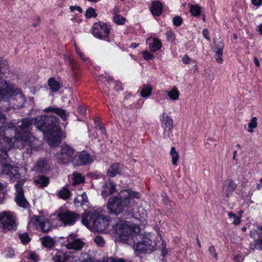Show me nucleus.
Listing matches in <instances>:
<instances>
[{"label":"nucleus","instance_id":"obj_1","mask_svg":"<svg viewBox=\"0 0 262 262\" xmlns=\"http://www.w3.org/2000/svg\"><path fill=\"white\" fill-rule=\"evenodd\" d=\"M43 112L47 115L37 117L34 120L35 125L38 129L46 134L47 142L50 146H57L61 142V130L58 127L59 119L53 114L66 121L69 113L61 108L52 106L44 109Z\"/></svg>","mask_w":262,"mask_h":262},{"label":"nucleus","instance_id":"obj_2","mask_svg":"<svg viewBox=\"0 0 262 262\" xmlns=\"http://www.w3.org/2000/svg\"><path fill=\"white\" fill-rule=\"evenodd\" d=\"M33 121V119L26 118L16 123H7L4 126L6 141L9 142L10 145H13L19 148L26 145L29 146L30 148L34 147L33 143L36 139L31 134Z\"/></svg>","mask_w":262,"mask_h":262},{"label":"nucleus","instance_id":"obj_3","mask_svg":"<svg viewBox=\"0 0 262 262\" xmlns=\"http://www.w3.org/2000/svg\"><path fill=\"white\" fill-rule=\"evenodd\" d=\"M140 198V193L129 189L121 191L118 197L110 198L107 203V207L110 213L118 214L121 213L125 207H132L135 204L134 199Z\"/></svg>","mask_w":262,"mask_h":262},{"label":"nucleus","instance_id":"obj_4","mask_svg":"<svg viewBox=\"0 0 262 262\" xmlns=\"http://www.w3.org/2000/svg\"><path fill=\"white\" fill-rule=\"evenodd\" d=\"M109 217L95 212L83 216L82 223L88 228L103 232L106 230L109 225Z\"/></svg>","mask_w":262,"mask_h":262},{"label":"nucleus","instance_id":"obj_5","mask_svg":"<svg viewBox=\"0 0 262 262\" xmlns=\"http://www.w3.org/2000/svg\"><path fill=\"white\" fill-rule=\"evenodd\" d=\"M114 231L122 240L128 241L133 231V227L126 221L121 220L114 227Z\"/></svg>","mask_w":262,"mask_h":262},{"label":"nucleus","instance_id":"obj_6","mask_svg":"<svg viewBox=\"0 0 262 262\" xmlns=\"http://www.w3.org/2000/svg\"><path fill=\"white\" fill-rule=\"evenodd\" d=\"M75 153L76 151L68 145H61L60 150L57 154L58 162L63 164H67L70 162L72 163Z\"/></svg>","mask_w":262,"mask_h":262},{"label":"nucleus","instance_id":"obj_7","mask_svg":"<svg viewBox=\"0 0 262 262\" xmlns=\"http://www.w3.org/2000/svg\"><path fill=\"white\" fill-rule=\"evenodd\" d=\"M57 218L62 222L64 225H73L76 220L79 219L78 214L70 210L59 209L55 212Z\"/></svg>","mask_w":262,"mask_h":262},{"label":"nucleus","instance_id":"obj_8","mask_svg":"<svg viewBox=\"0 0 262 262\" xmlns=\"http://www.w3.org/2000/svg\"><path fill=\"white\" fill-rule=\"evenodd\" d=\"M92 32L95 37L103 39L109 36L110 29L106 24L97 22L94 23L92 29Z\"/></svg>","mask_w":262,"mask_h":262},{"label":"nucleus","instance_id":"obj_9","mask_svg":"<svg viewBox=\"0 0 262 262\" xmlns=\"http://www.w3.org/2000/svg\"><path fill=\"white\" fill-rule=\"evenodd\" d=\"M0 224L5 230H11L15 227V217L10 212L0 213Z\"/></svg>","mask_w":262,"mask_h":262},{"label":"nucleus","instance_id":"obj_10","mask_svg":"<svg viewBox=\"0 0 262 262\" xmlns=\"http://www.w3.org/2000/svg\"><path fill=\"white\" fill-rule=\"evenodd\" d=\"M135 249L139 251L150 252L156 249V243L148 236H144L141 241L138 242L134 246Z\"/></svg>","mask_w":262,"mask_h":262},{"label":"nucleus","instance_id":"obj_11","mask_svg":"<svg viewBox=\"0 0 262 262\" xmlns=\"http://www.w3.org/2000/svg\"><path fill=\"white\" fill-rule=\"evenodd\" d=\"M93 161V157L88 152L82 151L75 153L72 164L74 166H82L90 164Z\"/></svg>","mask_w":262,"mask_h":262},{"label":"nucleus","instance_id":"obj_12","mask_svg":"<svg viewBox=\"0 0 262 262\" xmlns=\"http://www.w3.org/2000/svg\"><path fill=\"white\" fill-rule=\"evenodd\" d=\"M30 223L38 226L43 232H48L51 228L50 222L42 216H34L30 221Z\"/></svg>","mask_w":262,"mask_h":262},{"label":"nucleus","instance_id":"obj_13","mask_svg":"<svg viewBox=\"0 0 262 262\" xmlns=\"http://www.w3.org/2000/svg\"><path fill=\"white\" fill-rule=\"evenodd\" d=\"M4 73L0 70V100L9 97L13 93V89L8 83L3 79Z\"/></svg>","mask_w":262,"mask_h":262},{"label":"nucleus","instance_id":"obj_14","mask_svg":"<svg viewBox=\"0 0 262 262\" xmlns=\"http://www.w3.org/2000/svg\"><path fill=\"white\" fill-rule=\"evenodd\" d=\"M84 243L80 239L75 238L74 234L70 235L67 238V244L66 247L69 250L76 251L80 250L84 246Z\"/></svg>","mask_w":262,"mask_h":262},{"label":"nucleus","instance_id":"obj_15","mask_svg":"<svg viewBox=\"0 0 262 262\" xmlns=\"http://www.w3.org/2000/svg\"><path fill=\"white\" fill-rule=\"evenodd\" d=\"M236 184L232 179H227L224 183L223 192L227 197H229L235 190Z\"/></svg>","mask_w":262,"mask_h":262},{"label":"nucleus","instance_id":"obj_16","mask_svg":"<svg viewBox=\"0 0 262 262\" xmlns=\"http://www.w3.org/2000/svg\"><path fill=\"white\" fill-rule=\"evenodd\" d=\"M224 45L221 41L215 42L214 51L215 52V58L219 63L223 62L222 55Z\"/></svg>","mask_w":262,"mask_h":262},{"label":"nucleus","instance_id":"obj_17","mask_svg":"<svg viewBox=\"0 0 262 262\" xmlns=\"http://www.w3.org/2000/svg\"><path fill=\"white\" fill-rule=\"evenodd\" d=\"M160 121L163 123L165 130L168 129L170 131L173 128V120L171 117L168 116L167 114L163 113L160 117Z\"/></svg>","mask_w":262,"mask_h":262},{"label":"nucleus","instance_id":"obj_18","mask_svg":"<svg viewBox=\"0 0 262 262\" xmlns=\"http://www.w3.org/2000/svg\"><path fill=\"white\" fill-rule=\"evenodd\" d=\"M15 200L17 204L24 208H27L29 206L28 202L24 196V192H16Z\"/></svg>","mask_w":262,"mask_h":262},{"label":"nucleus","instance_id":"obj_19","mask_svg":"<svg viewBox=\"0 0 262 262\" xmlns=\"http://www.w3.org/2000/svg\"><path fill=\"white\" fill-rule=\"evenodd\" d=\"M150 10L154 16H159L163 11L162 3L160 1L153 2L151 3Z\"/></svg>","mask_w":262,"mask_h":262},{"label":"nucleus","instance_id":"obj_20","mask_svg":"<svg viewBox=\"0 0 262 262\" xmlns=\"http://www.w3.org/2000/svg\"><path fill=\"white\" fill-rule=\"evenodd\" d=\"M103 188L104 189L102 191L101 195L104 198L107 197L109 195L116 191V186L112 182H110L108 184H105L103 186Z\"/></svg>","mask_w":262,"mask_h":262},{"label":"nucleus","instance_id":"obj_21","mask_svg":"<svg viewBox=\"0 0 262 262\" xmlns=\"http://www.w3.org/2000/svg\"><path fill=\"white\" fill-rule=\"evenodd\" d=\"M17 171V167H13L10 165H6L3 169L2 175H7L11 179L16 174Z\"/></svg>","mask_w":262,"mask_h":262},{"label":"nucleus","instance_id":"obj_22","mask_svg":"<svg viewBox=\"0 0 262 262\" xmlns=\"http://www.w3.org/2000/svg\"><path fill=\"white\" fill-rule=\"evenodd\" d=\"M121 171V167L119 163H114L111 165L107 171V175L110 177H114Z\"/></svg>","mask_w":262,"mask_h":262},{"label":"nucleus","instance_id":"obj_23","mask_svg":"<svg viewBox=\"0 0 262 262\" xmlns=\"http://www.w3.org/2000/svg\"><path fill=\"white\" fill-rule=\"evenodd\" d=\"M48 85L53 92H56L61 88L60 84L53 77L49 79Z\"/></svg>","mask_w":262,"mask_h":262},{"label":"nucleus","instance_id":"obj_24","mask_svg":"<svg viewBox=\"0 0 262 262\" xmlns=\"http://www.w3.org/2000/svg\"><path fill=\"white\" fill-rule=\"evenodd\" d=\"M34 183L39 187L43 188L47 186L49 183V179L45 176H40L34 180Z\"/></svg>","mask_w":262,"mask_h":262},{"label":"nucleus","instance_id":"obj_25","mask_svg":"<svg viewBox=\"0 0 262 262\" xmlns=\"http://www.w3.org/2000/svg\"><path fill=\"white\" fill-rule=\"evenodd\" d=\"M36 169L44 172L46 170L48 169L49 166L47 161L44 159H40L38 160L36 164Z\"/></svg>","mask_w":262,"mask_h":262},{"label":"nucleus","instance_id":"obj_26","mask_svg":"<svg viewBox=\"0 0 262 262\" xmlns=\"http://www.w3.org/2000/svg\"><path fill=\"white\" fill-rule=\"evenodd\" d=\"M42 244L46 247L51 248L54 245L55 242L54 239L48 236L41 238Z\"/></svg>","mask_w":262,"mask_h":262},{"label":"nucleus","instance_id":"obj_27","mask_svg":"<svg viewBox=\"0 0 262 262\" xmlns=\"http://www.w3.org/2000/svg\"><path fill=\"white\" fill-rule=\"evenodd\" d=\"M68 259V256L65 253L59 252L54 257L53 260L54 262H66Z\"/></svg>","mask_w":262,"mask_h":262},{"label":"nucleus","instance_id":"obj_28","mask_svg":"<svg viewBox=\"0 0 262 262\" xmlns=\"http://www.w3.org/2000/svg\"><path fill=\"white\" fill-rule=\"evenodd\" d=\"M162 46L160 40L157 38H154L153 42L149 44V48L151 52H155L159 50Z\"/></svg>","mask_w":262,"mask_h":262},{"label":"nucleus","instance_id":"obj_29","mask_svg":"<svg viewBox=\"0 0 262 262\" xmlns=\"http://www.w3.org/2000/svg\"><path fill=\"white\" fill-rule=\"evenodd\" d=\"M251 249H258L262 250V236H258V239H255L250 244Z\"/></svg>","mask_w":262,"mask_h":262},{"label":"nucleus","instance_id":"obj_30","mask_svg":"<svg viewBox=\"0 0 262 262\" xmlns=\"http://www.w3.org/2000/svg\"><path fill=\"white\" fill-rule=\"evenodd\" d=\"M152 90V88L150 85L146 84L143 85L140 92L141 96L144 98L149 97L151 93Z\"/></svg>","mask_w":262,"mask_h":262},{"label":"nucleus","instance_id":"obj_31","mask_svg":"<svg viewBox=\"0 0 262 262\" xmlns=\"http://www.w3.org/2000/svg\"><path fill=\"white\" fill-rule=\"evenodd\" d=\"M71 194L70 191L66 187H63L58 193V196L63 200L68 199Z\"/></svg>","mask_w":262,"mask_h":262},{"label":"nucleus","instance_id":"obj_32","mask_svg":"<svg viewBox=\"0 0 262 262\" xmlns=\"http://www.w3.org/2000/svg\"><path fill=\"white\" fill-rule=\"evenodd\" d=\"M73 181L74 185L79 184L83 183L84 181V177L81 174L74 172L73 173Z\"/></svg>","mask_w":262,"mask_h":262},{"label":"nucleus","instance_id":"obj_33","mask_svg":"<svg viewBox=\"0 0 262 262\" xmlns=\"http://www.w3.org/2000/svg\"><path fill=\"white\" fill-rule=\"evenodd\" d=\"M170 154L172 157V161H171L172 164L173 165H177L178 161L179 159V156L178 153L176 151L174 147H172L171 148Z\"/></svg>","mask_w":262,"mask_h":262},{"label":"nucleus","instance_id":"obj_34","mask_svg":"<svg viewBox=\"0 0 262 262\" xmlns=\"http://www.w3.org/2000/svg\"><path fill=\"white\" fill-rule=\"evenodd\" d=\"M168 95L170 99L173 100H177L179 97V92L176 87H174L172 89L168 92Z\"/></svg>","mask_w":262,"mask_h":262},{"label":"nucleus","instance_id":"obj_35","mask_svg":"<svg viewBox=\"0 0 262 262\" xmlns=\"http://www.w3.org/2000/svg\"><path fill=\"white\" fill-rule=\"evenodd\" d=\"M2 176H0V178ZM7 183L5 182H2L0 180V203H2L5 198V194L3 192L4 189L6 187Z\"/></svg>","mask_w":262,"mask_h":262},{"label":"nucleus","instance_id":"obj_36","mask_svg":"<svg viewBox=\"0 0 262 262\" xmlns=\"http://www.w3.org/2000/svg\"><path fill=\"white\" fill-rule=\"evenodd\" d=\"M257 126V118L253 117L248 124L249 130L248 131L252 133L253 132V129L256 128Z\"/></svg>","mask_w":262,"mask_h":262},{"label":"nucleus","instance_id":"obj_37","mask_svg":"<svg viewBox=\"0 0 262 262\" xmlns=\"http://www.w3.org/2000/svg\"><path fill=\"white\" fill-rule=\"evenodd\" d=\"M201 7L198 5L192 6L190 8V12L191 14L195 16H199L201 13Z\"/></svg>","mask_w":262,"mask_h":262},{"label":"nucleus","instance_id":"obj_38","mask_svg":"<svg viewBox=\"0 0 262 262\" xmlns=\"http://www.w3.org/2000/svg\"><path fill=\"white\" fill-rule=\"evenodd\" d=\"M113 19L114 22L119 25H123L125 21V18L120 15H115Z\"/></svg>","mask_w":262,"mask_h":262},{"label":"nucleus","instance_id":"obj_39","mask_svg":"<svg viewBox=\"0 0 262 262\" xmlns=\"http://www.w3.org/2000/svg\"><path fill=\"white\" fill-rule=\"evenodd\" d=\"M19 238L24 244H26L30 241V238L26 232L20 234L19 235Z\"/></svg>","mask_w":262,"mask_h":262},{"label":"nucleus","instance_id":"obj_40","mask_svg":"<svg viewBox=\"0 0 262 262\" xmlns=\"http://www.w3.org/2000/svg\"><path fill=\"white\" fill-rule=\"evenodd\" d=\"M228 215L230 218L233 219L232 223L234 225H238L240 224V223H241L240 217L236 216V215L235 214H234L233 213H232L231 212H229L228 213Z\"/></svg>","mask_w":262,"mask_h":262},{"label":"nucleus","instance_id":"obj_41","mask_svg":"<svg viewBox=\"0 0 262 262\" xmlns=\"http://www.w3.org/2000/svg\"><path fill=\"white\" fill-rule=\"evenodd\" d=\"M85 16L86 18H90L92 17H95L97 16V14L96 13L95 10L90 7L86 10Z\"/></svg>","mask_w":262,"mask_h":262},{"label":"nucleus","instance_id":"obj_42","mask_svg":"<svg viewBox=\"0 0 262 262\" xmlns=\"http://www.w3.org/2000/svg\"><path fill=\"white\" fill-rule=\"evenodd\" d=\"M25 182V180L24 179L20 180L17 182V183L15 184V187L16 188V192H24L23 189V185Z\"/></svg>","mask_w":262,"mask_h":262},{"label":"nucleus","instance_id":"obj_43","mask_svg":"<svg viewBox=\"0 0 262 262\" xmlns=\"http://www.w3.org/2000/svg\"><path fill=\"white\" fill-rule=\"evenodd\" d=\"M25 182V180L24 179L20 180L17 182V183L15 184V187L16 188V192H24L23 189V185Z\"/></svg>","mask_w":262,"mask_h":262},{"label":"nucleus","instance_id":"obj_44","mask_svg":"<svg viewBox=\"0 0 262 262\" xmlns=\"http://www.w3.org/2000/svg\"><path fill=\"white\" fill-rule=\"evenodd\" d=\"M94 241L100 247L103 246L105 243V241L101 236H96L94 238Z\"/></svg>","mask_w":262,"mask_h":262},{"label":"nucleus","instance_id":"obj_45","mask_svg":"<svg viewBox=\"0 0 262 262\" xmlns=\"http://www.w3.org/2000/svg\"><path fill=\"white\" fill-rule=\"evenodd\" d=\"M0 159H6L8 157V149L5 147H2L0 149Z\"/></svg>","mask_w":262,"mask_h":262},{"label":"nucleus","instance_id":"obj_46","mask_svg":"<svg viewBox=\"0 0 262 262\" xmlns=\"http://www.w3.org/2000/svg\"><path fill=\"white\" fill-rule=\"evenodd\" d=\"M182 18L179 16H176L173 18L172 21L174 26H180L182 23Z\"/></svg>","mask_w":262,"mask_h":262},{"label":"nucleus","instance_id":"obj_47","mask_svg":"<svg viewBox=\"0 0 262 262\" xmlns=\"http://www.w3.org/2000/svg\"><path fill=\"white\" fill-rule=\"evenodd\" d=\"M255 232L258 236H262V225L260 227H257V229L255 232L251 231L250 232V235L251 237L255 238Z\"/></svg>","mask_w":262,"mask_h":262},{"label":"nucleus","instance_id":"obj_48","mask_svg":"<svg viewBox=\"0 0 262 262\" xmlns=\"http://www.w3.org/2000/svg\"><path fill=\"white\" fill-rule=\"evenodd\" d=\"M166 38L169 41H172L175 38V34L171 30H169L166 32Z\"/></svg>","mask_w":262,"mask_h":262},{"label":"nucleus","instance_id":"obj_49","mask_svg":"<svg viewBox=\"0 0 262 262\" xmlns=\"http://www.w3.org/2000/svg\"><path fill=\"white\" fill-rule=\"evenodd\" d=\"M209 252L213 256V257L217 259V253H216V251L214 246H210L208 249Z\"/></svg>","mask_w":262,"mask_h":262},{"label":"nucleus","instance_id":"obj_50","mask_svg":"<svg viewBox=\"0 0 262 262\" xmlns=\"http://www.w3.org/2000/svg\"><path fill=\"white\" fill-rule=\"evenodd\" d=\"M143 56L145 59L147 60H151L154 58V56L152 54L146 51L143 52Z\"/></svg>","mask_w":262,"mask_h":262},{"label":"nucleus","instance_id":"obj_51","mask_svg":"<svg viewBox=\"0 0 262 262\" xmlns=\"http://www.w3.org/2000/svg\"><path fill=\"white\" fill-rule=\"evenodd\" d=\"M76 51L78 55L81 58V59L83 61H85L88 60V58L86 57L84 54L82 52H81L79 49H78L77 47H76Z\"/></svg>","mask_w":262,"mask_h":262},{"label":"nucleus","instance_id":"obj_52","mask_svg":"<svg viewBox=\"0 0 262 262\" xmlns=\"http://www.w3.org/2000/svg\"><path fill=\"white\" fill-rule=\"evenodd\" d=\"M95 122H98V124H97V126L99 128V129H100V130L101 131L102 133L104 135H106V131H105V129L104 128V127H103L101 123L100 122H99V121H98V118H96L95 119Z\"/></svg>","mask_w":262,"mask_h":262},{"label":"nucleus","instance_id":"obj_53","mask_svg":"<svg viewBox=\"0 0 262 262\" xmlns=\"http://www.w3.org/2000/svg\"><path fill=\"white\" fill-rule=\"evenodd\" d=\"M107 262H125V261L122 258L110 257L108 259Z\"/></svg>","mask_w":262,"mask_h":262},{"label":"nucleus","instance_id":"obj_54","mask_svg":"<svg viewBox=\"0 0 262 262\" xmlns=\"http://www.w3.org/2000/svg\"><path fill=\"white\" fill-rule=\"evenodd\" d=\"M191 59L187 55H185L182 58V61L183 63L189 64L190 63Z\"/></svg>","mask_w":262,"mask_h":262},{"label":"nucleus","instance_id":"obj_55","mask_svg":"<svg viewBox=\"0 0 262 262\" xmlns=\"http://www.w3.org/2000/svg\"><path fill=\"white\" fill-rule=\"evenodd\" d=\"M203 35L204 37L207 39L208 40H210L209 35V31L207 29H205L203 30Z\"/></svg>","mask_w":262,"mask_h":262},{"label":"nucleus","instance_id":"obj_56","mask_svg":"<svg viewBox=\"0 0 262 262\" xmlns=\"http://www.w3.org/2000/svg\"><path fill=\"white\" fill-rule=\"evenodd\" d=\"M70 9L71 11H74V10H77L78 11H79L80 13H82V8L79 7V6H71L70 7Z\"/></svg>","mask_w":262,"mask_h":262},{"label":"nucleus","instance_id":"obj_57","mask_svg":"<svg viewBox=\"0 0 262 262\" xmlns=\"http://www.w3.org/2000/svg\"><path fill=\"white\" fill-rule=\"evenodd\" d=\"M30 259L36 262L38 260V256L35 253H31L30 255Z\"/></svg>","mask_w":262,"mask_h":262},{"label":"nucleus","instance_id":"obj_58","mask_svg":"<svg viewBox=\"0 0 262 262\" xmlns=\"http://www.w3.org/2000/svg\"><path fill=\"white\" fill-rule=\"evenodd\" d=\"M252 3L253 5L259 6L262 4V0H251Z\"/></svg>","mask_w":262,"mask_h":262},{"label":"nucleus","instance_id":"obj_59","mask_svg":"<svg viewBox=\"0 0 262 262\" xmlns=\"http://www.w3.org/2000/svg\"><path fill=\"white\" fill-rule=\"evenodd\" d=\"M81 197L82 198V204H84V203H87L88 202L87 195H86V194L85 192H83L82 194Z\"/></svg>","mask_w":262,"mask_h":262},{"label":"nucleus","instance_id":"obj_60","mask_svg":"<svg viewBox=\"0 0 262 262\" xmlns=\"http://www.w3.org/2000/svg\"><path fill=\"white\" fill-rule=\"evenodd\" d=\"M78 111L81 115H84L85 114V112H86V110L83 107H82L81 106H79L78 107Z\"/></svg>","mask_w":262,"mask_h":262},{"label":"nucleus","instance_id":"obj_61","mask_svg":"<svg viewBox=\"0 0 262 262\" xmlns=\"http://www.w3.org/2000/svg\"><path fill=\"white\" fill-rule=\"evenodd\" d=\"M5 115L0 112V123L4 122L5 121Z\"/></svg>","mask_w":262,"mask_h":262},{"label":"nucleus","instance_id":"obj_62","mask_svg":"<svg viewBox=\"0 0 262 262\" xmlns=\"http://www.w3.org/2000/svg\"><path fill=\"white\" fill-rule=\"evenodd\" d=\"M70 63H71V64L72 67V68H76V66H77V64H76V63L75 62V61L73 59H71L70 60Z\"/></svg>","mask_w":262,"mask_h":262},{"label":"nucleus","instance_id":"obj_63","mask_svg":"<svg viewBox=\"0 0 262 262\" xmlns=\"http://www.w3.org/2000/svg\"><path fill=\"white\" fill-rule=\"evenodd\" d=\"M254 63L256 67H258L260 66V62H259L258 59L256 57L254 58Z\"/></svg>","mask_w":262,"mask_h":262},{"label":"nucleus","instance_id":"obj_64","mask_svg":"<svg viewBox=\"0 0 262 262\" xmlns=\"http://www.w3.org/2000/svg\"><path fill=\"white\" fill-rule=\"evenodd\" d=\"M258 31L262 34V24H260L258 26Z\"/></svg>","mask_w":262,"mask_h":262}]
</instances>
